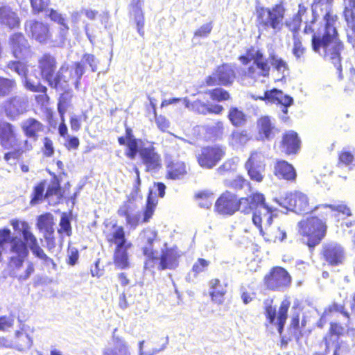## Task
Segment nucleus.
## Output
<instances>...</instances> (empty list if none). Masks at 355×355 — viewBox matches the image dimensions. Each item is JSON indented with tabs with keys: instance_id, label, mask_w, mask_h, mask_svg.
I'll return each mask as SVG.
<instances>
[{
	"instance_id": "f257e3e1",
	"label": "nucleus",
	"mask_w": 355,
	"mask_h": 355,
	"mask_svg": "<svg viewBox=\"0 0 355 355\" xmlns=\"http://www.w3.org/2000/svg\"><path fill=\"white\" fill-rule=\"evenodd\" d=\"M312 49L326 61L331 62L337 70L338 78H343L341 53L344 49L338 38L335 25L321 26L312 35Z\"/></svg>"
},
{
	"instance_id": "f03ea898",
	"label": "nucleus",
	"mask_w": 355,
	"mask_h": 355,
	"mask_svg": "<svg viewBox=\"0 0 355 355\" xmlns=\"http://www.w3.org/2000/svg\"><path fill=\"white\" fill-rule=\"evenodd\" d=\"M156 236L155 231L146 229L139 234L137 239L138 245L147 258L145 268L150 269L157 266L158 270L175 269L178 266V259L181 256L180 251L177 248H167L162 250L159 258L155 256L153 242Z\"/></svg>"
},
{
	"instance_id": "7ed1b4c3",
	"label": "nucleus",
	"mask_w": 355,
	"mask_h": 355,
	"mask_svg": "<svg viewBox=\"0 0 355 355\" xmlns=\"http://www.w3.org/2000/svg\"><path fill=\"white\" fill-rule=\"evenodd\" d=\"M239 60L245 66L239 71L243 80L250 78L263 82L262 78L269 76L270 66L261 50L250 48L245 55L239 57Z\"/></svg>"
},
{
	"instance_id": "20e7f679",
	"label": "nucleus",
	"mask_w": 355,
	"mask_h": 355,
	"mask_svg": "<svg viewBox=\"0 0 355 355\" xmlns=\"http://www.w3.org/2000/svg\"><path fill=\"white\" fill-rule=\"evenodd\" d=\"M105 238L108 243L115 245L113 255L115 266L121 270L128 268V250L132 247V243L126 239L123 227L114 225L109 232H105Z\"/></svg>"
},
{
	"instance_id": "39448f33",
	"label": "nucleus",
	"mask_w": 355,
	"mask_h": 355,
	"mask_svg": "<svg viewBox=\"0 0 355 355\" xmlns=\"http://www.w3.org/2000/svg\"><path fill=\"white\" fill-rule=\"evenodd\" d=\"M256 12L257 22L263 30L271 29L274 33L282 31L285 16V8L282 4H276L271 8L257 6Z\"/></svg>"
},
{
	"instance_id": "423d86ee",
	"label": "nucleus",
	"mask_w": 355,
	"mask_h": 355,
	"mask_svg": "<svg viewBox=\"0 0 355 355\" xmlns=\"http://www.w3.org/2000/svg\"><path fill=\"white\" fill-rule=\"evenodd\" d=\"M299 233L309 248L318 245L324 237L325 222L317 217H309L298 223Z\"/></svg>"
},
{
	"instance_id": "0eeeda50",
	"label": "nucleus",
	"mask_w": 355,
	"mask_h": 355,
	"mask_svg": "<svg viewBox=\"0 0 355 355\" xmlns=\"http://www.w3.org/2000/svg\"><path fill=\"white\" fill-rule=\"evenodd\" d=\"M278 202L280 206L294 212L309 213L312 211L309 206V198L306 194L300 191L288 193L284 197L281 198Z\"/></svg>"
},
{
	"instance_id": "6e6552de",
	"label": "nucleus",
	"mask_w": 355,
	"mask_h": 355,
	"mask_svg": "<svg viewBox=\"0 0 355 355\" xmlns=\"http://www.w3.org/2000/svg\"><path fill=\"white\" fill-rule=\"evenodd\" d=\"M225 155V148L215 145L202 148L196 156L201 167L210 169L214 167Z\"/></svg>"
},
{
	"instance_id": "1a4fd4ad",
	"label": "nucleus",
	"mask_w": 355,
	"mask_h": 355,
	"mask_svg": "<svg viewBox=\"0 0 355 355\" xmlns=\"http://www.w3.org/2000/svg\"><path fill=\"white\" fill-rule=\"evenodd\" d=\"M292 278L282 267H273L264 277V282L268 289L284 291L291 284Z\"/></svg>"
},
{
	"instance_id": "9d476101",
	"label": "nucleus",
	"mask_w": 355,
	"mask_h": 355,
	"mask_svg": "<svg viewBox=\"0 0 355 355\" xmlns=\"http://www.w3.org/2000/svg\"><path fill=\"white\" fill-rule=\"evenodd\" d=\"M272 301L270 300L265 301L266 315L270 323L277 324L278 331L279 334H282L287 319L288 310L291 303L289 300L286 299L283 300L281 303L277 317V310L275 307L272 306Z\"/></svg>"
},
{
	"instance_id": "9b49d317",
	"label": "nucleus",
	"mask_w": 355,
	"mask_h": 355,
	"mask_svg": "<svg viewBox=\"0 0 355 355\" xmlns=\"http://www.w3.org/2000/svg\"><path fill=\"white\" fill-rule=\"evenodd\" d=\"M334 0H313L311 9L314 17H323L324 25L322 26L335 25L337 16L333 13Z\"/></svg>"
},
{
	"instance_id": "f8f14e48",
	"label": "nucleus",
	"mask_w": 355,
	"mask_h": 355,
	"mask_svg": "<svg viewBox=\"0 0 355 355\" xmlns=\"http://www.w3.org/2000/svg\"><path fill=\"white\" fill-rule=\"evenodd\" d=\"M245 168L252 180L261 182L265 172L263 155L261 153H252L245 163Z\"/></svg>"
},
{
	"instance_id": "ddd939ff",
	"label": "nucleus",
	"mask_w": 355,
	"mask_h": 355,
	"mask_svg": "<svg viewBox=\"0 0 355 355\" xmlns=\"http://www.w3.org/2000/svg\"><path fill=\"white\" fill-rule=\"evenodd\" d=\"M28 101L21 96L8 98L3 105L6 116L10 120H16L27 110Z\"/></svg>"
},
{
	"instance_id": "4468645a",
	"label": "nucleus",
	"mask_w": 355,
	"mask_h": 355,
	"mask_svg": "<svg viewBox=\"0 0 355 355\" xmlns=\"http://www.w3.org/2000/svg\"><path fill=\"white\" fill-rule=\"evenodd\" d=\"M74 69L75 67H69L67 64H64L53 80H51L49 86L57 90H65L71 80H74L73 84L75 85L76 77L75 76Z\"/></svg>"
},
{
	"instance_id": "2eb2a0df",
	"label": "nucleus",
	"mask_w": 355,
	"mask_h": 355,
	"mask_svg": "<svg viewBox=\"0 0 355 355\" xmlns=\"http://www.w3.org/2000/svg\"><path fill=\"white\" fill-rule=\"evenodd\" d=\"M274 220L273 210L266 202L265 200L258 205L253 213L252 222L259 229V233H263L262 223H264L265 227L270 226Z\"/></svg>"
},
{
	"instance_id": "dca6fc26",
	"label": "nucleus",
	"mask_w": 355,
	"mask_h": 355,
	"mask_svg": "<svg viewBox=\"0 0 355 355\" xmlns=\"http://www.w3.org/2000/svg\"><path fill=\"white\" fill-rule=\"evenodd\" d=\"M235 78V72L232 66L225 64L217 68L215 72L209 77V85L220 84L227 85L232 84Z\"/></svg>"
},
{
	"instance_id": "f3484780",
	"label": "nucleus",
	"mask_w": 355,
	"mask_h": 355,
	"mask_svg": "<svg viewBox=\"0 0 355 355\" xmlns=\"http://www.w3.org/2000/svg\"><path fill=\"white\" fill-rule=\"evenodd\" d=\"M215 208L220 214H234L238 210L236 196L229 191L223 193L216 200Z\"/></svg>"
},
{
	"instance_id": "a211bd4d",
	"label": "nucleus",
	"mask_w": 355,
	"mask_h": 355,
	"mask_svg": "<svg viewBox=\"0 0 355 355\" xmlns=\"http://www.w3.org/2000/svg\"><path fill=\"white\" fill-rule=\"evenodd\" d=\"M116 329H114L115 332ZM103 355H132L130 347L127 340L113 333L109 346L105 347Z\"/></svg>"
},
{
	"instance_id": "6ab92c4d",
	"label": "nucleus",
	"mask_w": 355,
	"mask_h": 355,
	"mask_svg": "<svg viewBox=\"0 0 355 355\" xmlns=\"http://www.w3.org/2000/svg\"><path fill=\"white\" fill-rule=\"evenodd\" d=\"M9 44L16 58L24 59L30 55V46L21 33L12 35L9 40Z\"/></svg>"
},
{
	"instance_id": "aec40b11",
	"label": "nucleus",
	"mask_w": 355,
	"mask_h": 355,
	"mask_svg": "<svg viewBox=\"0 0 355 355\" xmlns=\"http://www.w3.org/2000/svg\"><path fill=\"white\" fill-rule=\"evenodd\" d=\"M26 31L40 43L46 44L51 38L47 25L34 20H29L25 24Z\"/></svg>"
},
{
	"instance_id": "412c9836",
	"label": "nucleus",
	"mask_w": 355,
	"mask_h": 355,
	"mask_svg": "<svg viewBox=\"0 0 355 355\" xmlns=\"http://www.w3.org/2000/svg\"><path fill=\"white\" fill-rule=\"evenodd\" d=\"M260 234L268 242H283L286 239V227L282 223L276 221L266 227L265 231L263 230V233Z\"/></svg>"
},
{
	"instance_id": "4be33fe9",
	"label": "nucleus",
	"mask_w": 355,
	"mask_h": 355,
	"mask_svg": "<svg viewBox=\"0 0 355 355\" xmlns=\"http://www.w3.org/2000/svg\"><path fill=\"white\" fill-rule=\"evenodd\" d=\"M322 255L330 265L336 266L341 263L344 259L343 248L336 243H330L323 246Z\"/></svg>"
},
{
	"instance_id": "5701e85b",
	"label": "nucleus",
	"mask_w": 355,
	"mask_h": 355,
	"mask_svg": "<svg viewBox=\"0 0 355 355\" xmlns=\"http://www.w3.org/2000/svg\"><path fill=\"white\" fill-rule=\"evenodd\" d=\"M0 144L6 149L12 148L17 144L14 126L5 121H0Z\"/></svg>"
},
{
	"instance_id": "b1692460",
	"label": "nucleus",
	"mask_w": 355,
	"mask_h": 355,
	"mask_svg": "<svg viewBox=\"0 0 355 355\" xmlns=\"http://www.w3.org/2000/svg\"><path fill=\"white\" fill-rule=\"evenodd\" d=\"M264 200V196L259 192L254 193L245 198H241L239 200H237L238 210L244 214H250L254 209L255 211L258 205Z\"/></svg>"
},
{
	"instance_id": "393cba45",
	"label": "nucleus",
	"mask_w": 355,
	"mask_h": 355,
	"mask_svg": "<svg viewBox=\"0 0 355 355\" xmlns=\"http://www.w3.org/2000/svg\"><path fill=\"white\" fill-rule=\"evenodd\" d=\"M141 159L146 166L147 171H153L160 166V157L152 146L139 150Z\"/></svg>"
},
{
	"instance_id": "a878e982",
	"label": "nucleus",
	"mask_w": 355,
	"mask_h": 355,
	"mask_svg": "<svg viewBox=\"0 0 355 355\" xmlns=\"http://www.w3.org/2000/svg\"><path fill=\"white\" fill-rule=\"evenodd\" d=\"M39 67L41 70L42 78L48 83L49 85L53 80L56 68V61L54 57L49 54H44L39 60Z\"/></svg>"
},
{
	"instance_id": "bb28decb",
	"label": "nucleus",
	"mask_w": 355,
	"mask_h": 355,
	"mask_svg": "<svg viewBox=\"0 0 355 355\" xmlns=\"http://www.w3.org/2000/svg\"><path fill=\"white\" fill-rule=\"evenodd\" d=\"M88 64L93 72H95L97 70L98 61L94 57V55L92 54H85L81 60L75 64V76L76 77V80L75 82V87L78 89V85L80 83V80L81 77L85 73V65Z\"/></svg>"
},
{
	"instance_id": "cd10ccee",
	"label": "nucleus",
	"mask_w": 355,
	"mask_h": 355,
	"mask_svg": "<svg viewBox=\"0 0 355 355\" xmlns=\"http://www.w3.org/2000/svg\"><path fill=\"white\" fill-rule=\"evenodd\" d=\"M275 175L287 181H295L297 173L292 164L284 160H277L274 166Z\"/></svg>"
},
{
	"instance_id": "c85d7f7f",
	"label": "nucleus",
	"mask_w": 355,
	"mask_h": 355,
	"mask_svg": "<svg viewBox=\"0 0 355 355\" xmlns=\"http://www.w3.org/2000/svg\"><path fill=\"white\" fill-rule=\"evenodd\" d=\"M300 147V140L294 131H288L283 136L282 141V151L287 155L295 154Z\"/></svg>"
},
{
	"instance_id": "c756f323",
	"label": "nucleus",
	"mask_w": 355,
	"mask_h": 355,
	"mask_svg": "<svg viewBox=\"0 0 355 355\" xmlns=\"http://www.w3.org/2000/svg\"><path fill=\"white\" fill-rule=\"evenodd\" d=\"M21 127L24 135L33 141H37L39 133L44 130L43 124L33 118L24 121Z\"/></svg>"
},
{
	"instance_id": "7c9ffc66",
	"label": "nucleus",
	"mask_w": 355,
	"mask_h": 355,
	"mask_svg": "<svg viewBox=\"0 0 355 355\" xmlns=\"http://www.w3.org/2000/svg\"><path fill=\"white\" fill-rule=\"evenodd\" d=\"M0 24L9 28H15L19 24L17 15L8 6L0 7Z\"/></svg>"
},
{
	"instance_id": "2f4dec72",
	"label": "nucleus",
	"mask_w": 355,
	"mask_h": 355,
	"mask_svg": "<svg viewBox=\"0 0 355 355\" xmlns=\"http://www.w3.org/2000/svg\"><path fill=\"white\" fill-rule=\"evenodd\" d=\"M63 196L60 182L57 178H54L49 184L44 198L47 199L51 205H56L60 202Z\"/></svg>"
},
{
	"instance_id": "473e14b6",
	"label": "nucleus",
	"mask_w": 355,
	"mask_h": 355,
	"mask_svg": "<svg viewBox=\"0 0 355 355\" xmlns=\"http://www.w3.org/2000/svg\"><path fill=\"white\" fill-rule=\"evenodd\" d=\"M209 286L211 300L218 304H223L227 292L226 285H223L218 279H213L209 282Z\"/></svg>"
},
{
	"instance_id": "72a5a7b5",
	"label": "nucleus",
	"mask_w": 355,
	"mask_h": 355,
	"mask_svg": "<svg viewBox=\"0 0 355 355\" xmlns=\"http://www.w3.org/2000/svg\"><path fill=\"white\" fill-rule=\"evenodd\" d=\"M260 99H268L269 101H277L282 106L289 107L293 104V99L287 95H284L282 91L273 89L266 92L264 97H259Z\"/></svg>"
},
{
	"instance_id": "f704fd0d",
	"label": "nucleus",
	"mask_w": 355,
	"mask_h": 355,
	"mask_svg": "<svg viewBox=\"0 0 355 355\" xmlns=\"http://www.w3.org/2000/svg\"><path fill=\"white\" fill-rule=\"evenodd\" d=\"M258 127L260 134L263 135L264 137L270 139L274 137L276 128L274 122L269 116H263L258 121Z\"/></svg>"
},
{
	"instance_id": "c9c22d12",
	"label": "nucleus",
	"mask_w": 355,
	"mask_h": 355,
	"mask_svg": "<svg viewBox=\"0 0 355 355\" xmlns=\"http://www.w3.org/2000/svg\"><path fill=\"white\" fill-rule=\"evenodd\" d=\"M306 8L303 5H299V9L297 14H295L293 18L286 21V26L293 32V35L295 34H299V30L300 28L301 23L302 21V16L306 13Z\"/></svg>"
},
{
	"instance_id": "e433bc0d",
	"label": "nucleus",
	"mask_w": 355,
	"mask_h": 355,
	"mask_svg": "<svg viewBox=\"0 0 355 355\" xmlns=\"http://www.w3.org/2000/svg\"><path fill=\"white\" fill-rule=\"evenodd\" d=\"M186 173V166L182 162H171L167 166V177L170 179H181Z\"/></svg>"
},
{
	"instance_id": "4c0bfd02",
	"label": "nucleus",
	"mask_w": 355,
	"mask_h": 355,
	"mask_svg": "<svg viewBox=\"0 0 355 355\" xmlns=\"http://www.w3.org/2000/svg\"><path fill=\"white\" fill-rule=\"evenodd\" d=\"M30 226L28 224H24L23 231L21 232L23 239L25 242L23 243L26 245V246H28L33 254H35L37 252H38L41 248L39 246L37 243V239L33 235V234L30 231Z\"/></svg>"
},
{
	"instance_id": "58836bf2",
	"label": "nucleus",
	"mask_w": 355,
	"mask_h": 355,
	"mask_svg": "<svg viewBox=\"0 0 355 355\" xmlns=\"http://www.w3.org/2000/svg\"><path fill=\"white\" fill-rule=\"evenodd\" d=\"M343 15L348 26H355V0H343Z\"/></svg>"
},
{
	"instance_id": "ea45409f",
	"label": "nucleus",
	"mask_w": 355,
	"mask_h": 355,
	"mask_svg": "<svg viewBox=\"0 0 355 355\" xmlns=\"http://www.w3.org/2000/svg\"><path fill=\"white\" fill-rule=\"evenodd\" d=\"M49 17L52 20L58 22L62 26L60 28L59 40L55 41L57 45H61L65 40L66 34L67 33L69 28L65 24L64 18L62 17L61 14L58 13L55 10L51 9L49 13Z\"/></svg>"
},
{
	"instance_id": "a19ab883",
	"label": "nucleus",
	"mask_w": 355,
	"mask_h": 355,
	"mask_svg": "<svg viewBox=\"0 0 355 355\" xmlns=\"http://www.w3.org/2000/svg\"><path fill=\"white\" fill-rule=\"evenodd\" d=\"M250 136L245 130H234L229 138V144L234 148L243 146L250 140Z\"/></svg>"
},
{
	"instance_id": "79ce46f5",
	"label": "nucleus",
	"mask_w": 355,
	"mask_h": 355,
	"mask_svg": "<svg viewBox=\"0 0 355 355\" xmlns=\"http://www.w3.org/2000/svg\"><path fill=\"white\" fill-rule=\"evenodd\" d=\"M53 216L51 214L41 215L37 220V227L51 236L54 232Z\"/></svg>"
},
{
	"instance_id": "37998d69",
	"label": "nucleus",
	"mask_w": 355,
	"mask_h": 355,
	"mask_svg": "<svg viewBox=\"0 0 355 355\" xmlns=\"http://www.w3.org/2000/svg\"><path fill=\"white\" fill-rule=\"evenodd\" d=\"M185 107L196 113L206 115L208 114V104L197 99L191 103L187 98L182 99Z\"/></svg>"
},
{
	"instance_id": "c03bdc74",
	"label": "nucleus",
	"mask_w": 355,
	"mask_h": 355,
	"mask_svg": "<svg viewBox=\"0 0 355 355\" xmlns=\"http://www.w3.org/2000/svg\"><path fill=\"white\" fill-rule=\"evenodd\" d=\"M17 89L15 80L0 77V97H5L11 94Z\"/></svg>"
},
{
	"instance_id": "a18cd8bd",
	"label": "nucleus",
	"mask_w": 355,
	"mask_h": 355,
	"mask_svg": "<svg viewBox=\"0 0 355 355\" xmlns=\"http://www.w3.org/2000/svg\"><path fill=\"white\" fill-rule=\"evenodd\" d=\"M268 59L270 60L271 65H272L278 72L282 74V78L285 77L286 75V73H288V71L287 63L273 52L269 53Z\"/></svg>"
},
{
	"instance_id": "49530a36",
	"label": "nucleus",
	"mask_w": 355,
	"mask_h": 355,
	"mask_svg": "<svg viewBox=\"0 0 355 355\" xmlns=\"http://www.w3.org/2000/svg\"><path fill=\"white\" fill-rule=\"evenodd\" d=\"M292 53L297 60H303L304 55L306 53V48L302 44L299 34H295L293 35Z\"/></svg>"
},
{
	"instance_id": "de8ad7c7",
	"label": "nucleus",
	"mask_w": 355,
	"mask_h": 355,
	"mask_svg": "<svg viewBox=\"0 0 355 355\" xmlns=\"http://www.w3.org/2000/svg\"><path fill=\"white\" fill-rule=\"evenodd\" d=\"M228 118L233 125L241 126L246 121V116L243 111L237 107H231L229 111Z\"/></svg>"
},
{
	"instance_id": "09e8293b",
	"label": "nucleus",
	"mask_w": 355,
	"mask_h": 355,
	"mask_svg": "<svg viewBox=\"0 0 355 355\" xmlns=\"http://www.w3.org/2000/svg\"><path fill=\"white\" fill-rule=\"evenodd\" d=\"M25 87L27 89L33 92L45 93L47 90V88L42 85L36 77L32 78L31 76H26Z\"/></svg>"
},
{
	"instance_id": "8fccbe9b",
	"label": "nucleus",
	"mask_w": 355,
	"mask_h": 355,
	"mask_svg": "<svg viewBox=\"0 0 355 355\" xmlns=\"http://www.w3.org/2000/svg\"><path fill=\"white\" fill-rule=\"evenodd\" d=\"M207 132L215 139H221L225 133V128L221 121L207 125Z\"/></svg>"
},
{
	"instance_id": "3c124183",
	"label": "nucleus",
	"mask_w": 355,
	"mask_h": 355,
	"mask_svg": "<svg viewBox=\"0 0 355 355\" xmlns=\"http://www.w3.org/2000/svg\"><path fill=\"white\" fill-rule=\"evenodd\" d=\"M46 188V182L43 181L37 184L33 193L31 204L35 205L38 204L44 198V192Z\"/></svg>"
},
{
	"instance_id": "603ef678",
	"label": "nucleus",
	"mask_w": 355,
	"mask_h": 355,
	"mask_svg": "<svg viewBox=\"0 0 355 355\" xmlns=\"http://www.w3.org/2000/svg\"><path fill=\"white\" fill-rule=\"evenodd\" d=\"M239 162V159L238 157L229 159L218 168L217 171L220 175H223L225 172L233 171L236 170Z\"/></svg>"
},
{
	"instance_id": "864d4df0",
	"label": "nucleus",
	"mask_w": 355,
	"mask_h": 355,
	"mask_svg": "<svg viewBox=\"0 0 355 355\" xmlns=\"http://www.w3.org/2000/svg\"><path fill=\"white\" fill-rule=\"evenodd\" d=\"M17 336L19 342H21V343H19L17 344L19 350L28 349L31 347L33 340L27 334L18 331L17 332Z\"/></svg>"
},
{
	"instance_id": "5fc2aeb1",
	"label": "nucleus",
	"mask_w": 355,
	"mask_h": 355,
	"mask_svg": "<svg viewBox=\"0 0 355 355\" xmlns=\"http://www.w3.org/2000/svg\"><path fill=\"white\" fill-rule=\"evenodd\" d=\"M207 93L213 100L218 102L226 101L230 98L229 93L222 88H216L209 90Z\"/></svg>"
},
{
	"instance_id": "6e6d98bb",
	"label": "nucleus",
	"mask_w": 355,
	"mask_h": 355,
	"mask_svg": "<svg viewBox=\"0 0 355 355\" xmlns=\"http://www.w3.org/2000/svg\"><path fill=\"white\" fill-rule=\"evenodd\" d=\"M138 141L139 140L135 138H132L131 140L127 141L126 146L128 147V150L126 151L125 155L131 159H134L135 158L137 153H139Z\"/></svg>"
},
{
	"instance_id": "4d7b16f0",
	"label": "nucleus",
	"mask_w": 355,
	"mask_h": 355,
	"mask_svg": "<svg viewBox=\"0 0 355 355\" xmlns=\"http://www.w3.org/2000/svg\"><path fill=\"white\" fill-rule=\"evenodd\" d=\"M135 17V21L137 24V32L141 37L144 35V16L142 10L132 11Z\"/></svg>"
},
{
	"instance_id": "13d9d810",
	"label": "nucleus",
	"mask_w": 355,
	"mask_h": 355,
	"mask_svg": "<svg viewBox=\"0 0 355 355\" xmlns=\"http://www.w3.org/2000/svg\"><path fill=\"white\" fill-rule=\"evenodd\" d=\"M249 182L243 177L238 175L234 180H226L225 185L234 189H241Z\"/></svg>"
},
{
	"instance_id": "bf43d9fd",
	"label": "nucleus",
	"mask_w": 355,
	"mask_h": 355,
	"mask_svg": "<svg viewBox=\"0 0 355 355\" xmlns=\"http://www.w3.org/2000/svg\"><path fill=\"white\" fill-rule=\"evenodd\" d=\"M327 207H329L332 211H337L340 213H342L343 214H345L347 216H349L352 215L350 209L345 204H339V205H320L319 207H315V209L319 208H324L327 209Z\"/></svg>"
},
{
	"instance_id": "052dcab7",
	"label": "nucleus",
	"mask_w": 355,
	"mask_h": 355,
	"mask_svg": "<svg viewBox=\"0 0 355 355\" xmlns=\"http://www.w3.org/2000/svg\"><path fill=\"white\" fill-rule=\"evenodd\" d=\"M213 28L211 22L202 25L198 30L194 33V40L196 37H207L211 33Z\"/></svg>"
},
{
	"instance_id": "680f3d73",
	"label": "nucleus",
	"mask_w": 355,
	"mask_h": 355,
	"mask_svg": "<svg viewBox=\"0 0 355 355\" xmlns=\"http://www.w3.org/2000/svg\"><path fill=\"white\" fill-rule=\"evenodd\" d=\"M8 67L11 70L15 71L19 76H26V67L25 64L19 61L17 62H10L8 64Z\"/></svg>"
},
{
	"instance_id": "e2e57ef3",
	"label": "nucleus",
	"mask_w": 355,
	"mask_h": 355,
	"mask_svg": "<svg viewBox=\"0 0 355 355\" xmlns=\"http://www.w3.org/2000/svg\"><path fill=\"white\" fill-rule=\"evenodd\" d=\"M209 263L210 262L209 261L200 258L193 264L192 267V271L195 273L196 275H198L199 273L205 271Z\"/></svg>"
},
{
	"instance_id": "0e129e2a",
	"label": "nucleus",
	"mask_w": 355,
	"mask_h": 355,
	"mask_svg": "<svg viewBox=\"0 0 355 355\" xmlns=\"http://www.w3.org/2000/svg\"><path fill=\"white\" fill-rule=\"evenodd\" d=\"M35 257L39 258L41 261H43V263L46 266L50 267L53 270H56V264L54 263L53 260L49 257L44 252V250L41 248L38 252H37L35 254Z\"/></svg>"
},
{
	"instance_id": "69168bd1",
	"label": "nucleus",
	"mask_w": 355,
	"mask_h": 355,
	"mask_svg": "<svg viewBox=\"0 0 355 355\" xmlns=\"http://www.w3.org/2000/svg\"><path fill=\"white\" fill-rule=\"evenodd\" d=\"M155 207V203L152 200L151 196H149L148 197V200H147V205H146V210L144 213L143 221L144 223L148 222L149 220V219L152 217V216L154 213Z\"/></svg>"
},
{
	"instance_id": "338daca9",
	"label": "nucleus",
	"mask_w": 355,
	"mask_h": 355,
	"mask_svg": "<svg viewBox=\"0 0 355 355\" xmlns=\"http://www.w3.org/2000/svg\"><path fill=\"white\" fill-rule=\"evenodd\" d=\"M125 218L127 223L132 227L135 228L139 224L140 220V213L133 209Z\"/></svg>"
},
{
	"instance_id": "774afa93",
	"label": "nucleus",
	"mask_w": 355,
	"mask_h": 355,
	"mask_svg": "<svg viewBox=\"0 0 355 355\" xmlns=\"http://www.w3.org/2000/svg\"><path fill=\"white\" fill-rule=\"evenodd\" d=\"M34 12H40L46 10L49 0H30Z\"/></svg>"
}]
</instances>
